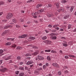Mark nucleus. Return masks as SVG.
Returning <instances> with one entry per match:
<instances>
[{
	"instance_id": "obj_18",
	"label": "nucleus",
	"mask_w": 76,
	"mask_h": 76,
	"mask_svg": "<svg viewBox=\"0 0 76 76\" xmlns=\"http://www.w3.org/2000/svg\"><path fill=\"white\" fill-rule=\"evenodd\" d=\"M14 39H15V38H7V40H10V41H12L14 40Z\"/></svg>"
},
{
	"instance_id": "obj_30",
	"label": "nucleus",
	"mask_w": 76,
	"mask_h": 76,
	"mask_svg": "<svg viewBox=\"0 0 76 76\" xmlns=\"http://www.w3.org/2000/svg\"><path fill=\"white\" fill-rule=\"evenodd\" d=\"M69 56V57H72V58H75V56H74V55H68Z\"/></svg>"
},
{
	"instance_id": "obj_13",
	"label": "nucleus",
	"mask_w": 76,
	"mask_h": 76,
	"mask_svg": "<svg viewBox=\"0 0 76 76\" xmlns=\"http://www.w3.org/2000/svg\"><path fill=\"white\" fill-rule=\"evenodd\" d=\"M37 57L38 59L40 60L43 59V57H42V56H40V55H38Z\"/></svg>"
},
{
	"instance_id": "obj_63",
	"label": "nucleus",
	"mask_w": 76,
	"mask_h": 76,
	"mask_svg": "<svg viewBox=\"0 0 76 76\" xmlns=\"http://www.w3.org/2000/svg\"><path fill=\"white\" fill-rule=\"evenodd\" d=\"M2 63V60H1V61H0V65H1Z\"/></svg>"
},
{
	"instance_id": "obj_23",
	"label": "nucleus",
	"mask_w": 76,
	"mask_h": 76,
	"mask_svg": "<svg viewBox=\"0 0 76 76\" xmlns=\"http://www.w3.org/2000/svg\"><path fill=\"white\" fill-rule=\"evenodd\" d=\"M73 9H74V7L73 6L71 7V8L70 9V11L71 12H72L73 10Z\"/></svg>"
},
{
	"instance_id": "obj_54",
	"label": "nucleus",
	"mask_w": 76,
	"mask_h": 76,
	"mask_svg": "<svg viewBox=\"0 0 76 76\" xmlns=\"http://www.w3.org/2000/svg\"><path fill=\"white\" fill-rule=\"evenodd\" d=\"M16 45H13L12 46V47H14V48H16Z\"/></svg>"
},
{
	"instance_id": "obj_42",
	"label": "nucleus",
	"mask_w": 76,
	"mask_h": 76,
	"mask_svg": "<svg viewBox=\"0 0 76 76\" xmlns=\"http://www.w3.org/2000/svg\"><path fill=\"white\" fill-rule=\"evenodd\" d=\"M19 69H20L23 70L24 69V68L23 67H21V66H20L19 67Z\"/></svg>"
},
{
	"instance_id": "obj_4",
	"label": "nucleus",
	"mask_w": 76,
	"mask_h": 76,
	"mask_svg": "<svg viewBox=\"0 0 76 76\" xmlns=\"http://www.w3.org/2000/svg\"><path fill=\"white\" fill-rule=\"evenodd\" d=\"M66 8V7H61L58 10V11L59 12H60L61 11L64 12L65 11V8Z\"/></svg>"
},
{
	"instance_id": "obj_61",
	"label": "nucleus",
	"mask_w": 76,
	"mask_h": 76,
	"mask_svg": "<svg viewBox=\"0 0 76 76\" xmlns=\"http://www.w3.org/2000/svg\"><path fill=\"white\" fill-rule=\"evenodd\" d=\"M34 22H35V23H38V21L37 20L34 21Z\"/></svg>"
},
{
	"instance_id": "obj_50",
	"label": "nucleus",
	"mask_w": 76,
	"mask_h": 76,
	"mask_svg": "<svg viewBox=\"0 0 76 76\" xmlns=\"http://www.w3.org/2000/svg\"><path fill=\"white\" fill-rule=\"evenodd\" d=\"M19 72L18 71H15V73L16 74H18Z\"/></svg>"
},
{
	"instance_id": "obj_6",
	"label": "nucleus",
	"mask_w": 76,
	"mask_h": 76,
	"mask_svg": "<svg viewBox=\"0 0 76 76\" xmlns=\"http://www.w3.org/2000/svg\"><path fill=\"white\" fill-rule=\"evenodd\" d=\"M12 26L11 25H9V26H5L4 27V29H7L9 27H12Z\"/></svg>"
},
{
	"instance_id": "obj_40",
	"label": "nucleus",
	"mask_w": 76,
	"mask_h": 76,
	"mask_svg": "<svg viewBox=\"0 0 76 76\" xmlns=\"http://www.w3.org/2000/svg\"><path fill=\"white\" fill-rule=\"evenodd\" d=\"M63 45L64 46H66L68 45L66 43H63Z\"/></svg>"
},
{
	"instance_id": "obj_39",
	"label": "nucleus",
	"mask_w": 76,
	"mask_h": 76,
	"mask_svg": "<svg viewBox=\"0 0 76 76\" xmlns=\"http://www.w3.org/2000/svg\"><path fill=\"white\" fill-rule=\"evenodd\" d=\"M51 50L50 49H49V50H45V52H50Z\"/></svg>"
},
{
	"instance_id": "obj_24",
	"label": "nucleus",
	"mask_w": 76,
	"mask_h": 76,
	"mask_svg": "<svg viewBox=\"0 0 76 76\" xmlns=\"http://www.w3.org/2000/svg\"><path fill=\"white\" fill-rule=\"evenodd\" d=\"M11 44V43H10V42H7V43H5V45L7 46L10 45Z\"/></svg>"
},
{
	"instance_id": "obj_33",
	"label": "nucleus",
	"mask_w": 76,
	"mask_h": 76,
	"mask_svg": "<svg viewBox=\"0 0 76 76\" xmlns=\"http://www.w3.org/2000/svg\"><path fill=\"white\" fill-rule=\"evenodd\" d=\"M12 21L14 23H17V21L16 19H13V20H12Z\"/></svg>"
},
{
	"instance_id": "obj_47",
	"label": "nucleus",
	"mask_w": 76,
	"mask_h": 76,
	"mask_svg": "<svg viewBox=\"0 0 76 76\" xmlns=\"http://www.w3.org/2000/svg\"><path fill=\"white\" fill-rule=\"evenodd\" d=\"M46 65H45L43 66V67L44 69H45V68H46Z\"/></svg>"
},
{
	"instance_id": "obj_29",
	"label": "nucleus",
	"mask_w": 76,
	"mask_h": 76,
	"mask_svg": "<svg viewBox=\"0 0 76 76\" xmlns=\"http://www.w3.org/2000/svg\"><path fill=\"white\" fill-rule=\"evenodd\" d=\"M66 1L62 0L61 1V3H62V4H64V3H66Z\"/></svg>"
},
{
	"instance_id": "obj_36",
	"label": "nucleus",
	"mask_w": 76,
	"mask_h": 76,
	"mask_svg": "<svg viewBox=\"0 0 76 76\" xmlns=\"http://www.w3.org/2000/svg\"><path fill=\"white\" fill-rule=\"evenodd\" d=\"M31 54H30V53H27V54H26V56H31Z\"/></svg>"
},
{
	"instance_id": "obj_19",
	"label": "nucleus",
	"mask_w": 76,
	"mask_h": 76,
	"mask_svg": "<svg viewBox=\"0 0 76 76\" xmlns=\"http://www.w3.org/2000/svg\"><path fill=\"white\" fill-rule=\"evenodd\" d=\"M34 73L35 74L37 75L39 74V71H37V70H35L34 71Z\"/></svg>"
},
{
	"instance_id": "obj_21",
	"label": "nucleus",
	"mask_w": 76,
	"mask_h": 76,
	"mask_svg": "<svg viewBox=\"0 0 76 76\" xmlns=\"http://www.w3.org/2000/svg\"><path fill=\"white\" fill-rule=\"evenodd\" d=\"M30 46H31L33 48H34V49H37V47L35 46H33V45H29Z\"/></svg>"
},
{
	"instance_id": "obj_60",
	"label": "nucleus",
	"mask_w": 76,
	"mask_h": 76,
	"mask_svg": "<svg viewBox=\"0 0 76 76\" xmlns=\"http://www.w3.org/2000/svg\"><path fill=\"white\" fill-rule=\"evenodd\" d=\"M27 24H30V23H31V22H30V21H28V22H27Z\"/></svg>"
},
{
	"instance_id": "obj_17",
	"label": "nucleus",
	"mask_w": 76,
	"mask_h": 76,
	"mask_svg": "<svg viewBox=\"0 0 76 76\" xmlns=\"http://www.w3.org/2000/svg\"><path fill=\"white\" fill-rule=\"evenodd\" d=\"M4 52V50L2 49L0 50V56H2L3 55V53Z\"/></svg>"
},
{
	"instance_id": "obj_11",
	"label": "nucleus",
	"mask_w": 76,
	"mask_h": 76,
	"mask_svg": "<svg viewBox=\"0 0 76 76\" xmlns=\"http://www.w3.org/2000/svg\"><path fill=\"white\" fill-rule=\"evenodd\" d=\"M45 43H47V44H50L52 42L51 41L49 40H45Z\"/></svg>"
},
{
	"instance_id": "obj_57",
	"label": "nucleus",
	"mask_w": 76,
	"mask_h": 76,
	"mask_svg": "<svg viewBox=\"0 0 76 76\" xmlns=\"http://www.w3.org/2000/svg\"><path fill=\"white\" fill-rule=\"evenodd\" d=\"M71 27V26H70V25H69L68 26V28L69 29V28H70Z\"/></svg>"
},
{
	"instance_id": "obj_22",
	"label": "nucleus",
	"mask_w": 76,
	"mask_h": 76,
	"mask_svg": "<svg viewBox=\"0 0 76 76\" xmlns=\"http://www.w3.org/2000/svg\"><path fill=\"white\" fill-rule=\"evenodd\" d=\"M51 52L53 53H56L57 52L56 50H52Z\"/></svg>"
},
{
	"instance_id": "obj_53",
	"label": "nucleus",
	"mask_w": 76,
	"mask_h": 76,
	"mask_svg": "<svg viewBox=\"0 0 76 76\" xmlns=\"http://www.w3.org/2000/svg\"><path fill=\"white\" fill-rule=\"evenodd\" d=\"M52 25H51L50 24H49L48 26L49 27H52Z\"/></svg>"
},
{
	"instance_id": "obj_45",
	"label": "nucleus",
	"mask_w": 76,
	"mask_h": 76,
	"mask_svg": "<svg viewBox=\"0 0 76 76\" xmlns=\"http://www.w3.org/2000/svg\"><path fill=\"white\" fill-rule=\"evenodd\" d=\"M59 52L61 54H63V51L61 50L59 51Z\"/></svg>"
},
{
	"instance_id": "obj_43",
	"label": "nucleus",
	"mask_w": 76,
	"mask_h": 76,
	"mask_svg": "<svg viewBox=\"0 0 76 76\" xmlns=\"http://www.w3.org/2000/svg\"><path fill=\"white\" fill-rule=\"evenodd\" d=\"M58 10H58L57 11H56V13H55V14L56 15H57V14H58V12H59L58 11Z\"/></svg>"
},
{
	"instance_id": "obj_3",
	"label": "nucleus",
	"mask_w": 76,
	"mask_h": 76,
	"mask_svg": "<svg viewBox=\"0 0 76 76\" xmlns=\"http://www.w3.org/2000/svg\"><path fill=\"white\" fill-rule=\"evenodd\" d=\"M12 16L13 15L12 13H9L7 16V18L10 19V18L12 17Z\"/></svg>"
},
{
	"instance_id": "obj_5",
	"label": "nucleus",
	"mask_w": 76,
	"mask_h": 76,
	"mask_svg": "<svg viewBox=\"0 0 76 76\" xmlns=\"http://www.w3.org/2000/svg\"><path fill=\"white\" fill-rule=\"evenodd\" d=\"M9 32V30H6L5 31H4L1 34L2 36H4L6 33H8Z\"/></svg>"
},
{
	"instance_id": "obj_7",
	"label": "nucleus",
	"mask_w": 76,
	"mask_h": 76,
	"mask_svg": "<svg viewBox=\"0 0 76 76\" xmlns=\"http://www.w3.org/2000/svg\"><path fill=\"white\" fill-rule=\"evenodd\" d=\"M37 14H38V12H35V14L34 13H32V15L33 16V17L35 18H37V16L36 15Z\"/></svg>"
},
{
	"instance_id": "obj_64",
	"label": "nucleus",
	"mask_w": 76,
	"mask_h": 76,
	"mask_svg": "<svg viewBox=\"0 0 76 76\" xmlns=\"http://www.w3.org/2000/svg\"><path fill=\"white\" fill-rule=\"evenodd\" d=\"M7 21V20H2V21L3 22H6Z\"/></svg>"
},
{
	"instance_id": "obj_31",
	"label": "nucleus",
	"mask_w": 76,
	"mask_h": 76,
	"mask_svg": "<svg viewBox=\"0 0 76 76\" xmlns=\"http://www.w3.org/2000/svg\"><path fill=\"white\" fill-rule=\"evenodd\" d=\"M21 49H22V48L20 46H18V47H17V49L18 50H20Z\"/></svg>"
},
{
	"instance_id": "obj_16",
	"label": "nucleus",
	"mask_w": 76,
	"mask_h": 76,
	"mask_svg": "<svg viewBox=\"0 0 76 76\" xmlns=\"http://www.w3.org/2000/svg\"><path fill=\"white\" fill-rule=\"evenodd\" d=\"M69 15H64V18L65 19H66L68 18H69Z\"/></svg>"
},
{
	"instance_id": "obj_28",
	"label": "nucleus",
	"mask_w": 76,
	"mask_h": 76,
	"mask_svg": "<svg viewBox=\"0 0 76 76\" xmlns=\"http://www.w3.org/2000/svg\"><path fill=\"white\" fill-rule=\"evenodd\" d=\"M29 39H31L32 40H34L35 39V37H30Z\"/></svg>"
},
{
	"instance_id": "obj_49",
	"label": "nucleus",
	"mask_w": 76,
	"mask_h": 76,
	"mask_svg": "<svg viewBox=\"0 0 76 76\" xmlns=\"http://www.w3.org/2000/svg\"><path fill=\"white\" fill-rule=\"evenodd\" d=\"M23 62H20L19 63V65H22V64H23Z\"/></svg>"
},
{
	"instance_id": "obj_35",
	"label": "nucleus",
	"mask_w": 76,
	"mask_h": 76,
	"mask_svg": "<svg viewBox=\"0 0 76 76\" xmlns=\"http://www.w3.org/2000/svg\"><path fill=\"white\" fill-rule=\"evenodd\" d=\"M34 2L33 0H30V1H27V3H28L29 2L30 3L31 2Z\"/></svg>"
},
{
	"instance_id": "obj_25",
	"label": "nucleus",
	"mask_w": 76,
	"mask_h": 76,
	"mask_svg": "<svg viewBox=\"0 0 76 76\" xmlns=\"http://www.w3.org/2000/svg\"><path fill=\"white\" fill-rule=\"evenodd\" d=\"M48 16L49 17H53V14H48Z\"/></svg>"
},
{
	"instance_id": "obj_59",
	"label": "nucleus",
	"mask_w": 76,
	"mask_h": 76,
	"mask_svg": "<svg viewBox=\"0 0 76 76\" xmlns=\"http://www.w3.org/2000/svg\"><path fill=\"white\" fill-rule=\"evenodd\" d=\"M64 68H65V69L67 68V66H64Z\"/></svg>"
},
{
	"instance_id": "obj_44",
	"label": "nucleus",
	"mask_w": 76,
	"mask_h": 76,
	"mask_svg": "<svg viewBox=\"0 0 76 76\" xmlns=\"http://www.w3.org/2000/svg\"><path fill=\"white\" fill-rule=\"evenodd\" d=\"M20 22H23L24 20L23 19L20 18Z\"/></svg>"
},
{
	"instance_id": "obj_14",
	"label": "nucleus",
	"mask_w": 76,
	"mask_h": 76,
	"mask_svg": "<svg viewBox=\"0 0 76 76\" xmlns=\"http://www.w3.org/2000/svg\"><path fill=\"white\" fill-rule=\"evenodd\" d=\"M13 57V56H8V58H5V60L6 61H7V60H8L9 59H10L11 58H12Z\"/></svg>"
},
{
	"instance_id": "obj_1",
	"label": "nucleus",
	"mask_w": 76,
	"mask_h": 76,
	"mask_svg": "<svg viewBox=\"0 0 76 76\" xmlns=\"http://www.w3.org/2000/svg\"><path fill=\"white\" fill-rule=\"evenodd\" d=\"M50 36H51V38L52 39H56L57 37L56 36H55V33H51V34H50Z\"/></svg>"
},
{
	"instance_id": "obj_15",
	"label": "nucleus",
	"mask_w": 76,
	"mask_h": 76,
	"mask_svg": "<svg viewBox=\"0 0 76 76\" xmlns=\"http://www.w3.org/2000/svg\"><path fill=\"white\" fill-rule=\"evenodd\" d=\"M39 51L38 50H37L35 51L34 53H32V54L33 55H36L38 53Z\"/></svg>"
},
{
	"instance_id": "obj_56",
	"label": "nucleus",
	"mask_w": 76,
	"mask_h": 76,
	"mask_svg": "<svg viewBox=\"0 0 76 76\" xmlns=\"http://www.w3.org/2000/svg\"><path fill=\"white\" fill-rule=\"evenodd\" d=\"M70 7H69V6H67V7H66V8L67 10H68V9H69V8Z\"/></svg>"
},
{
	"instance_id": "obj_58",
	"label": "nucleus",
	"mask_w": 76,
	"mask_h": 76,
	"mask_svg": "<svg viewBox=\"0 0 76 76\" xmlns=\"http://www.w3.org/2000/svg\"><path fill=\"white\" fill-rule=\"evenodd\" d=\"M60 31H64V29H63V28H60Z\"/></svg>"
},
{
	"instance_id": "obj_20",
	"label": "nucleus",
	"mask_w": 76,
	"mask_h": 76,
	"mask_svg": "<svg viewBox=\"0 0 76 76\" xmlns=\"http://www.w3.org/2000/svg\"><path fill=\"white\" fill-rule=\"evenodd\" d=\"M47 59L48 60V61H50L51 60V57L49 56H48L47 57Z\"/></svg>"
},
{
	"instance_id": "obj_38",
	"label": "nucleus",
	"mask_w": 76,
	"mask_h": 76,
	"mask_svg": "<svg viewBox=\"0 0 76 76\" xmlns=\"http://www.w3.org/2000/svg\"><path fill=\"white\" fill-rule=\"evenodd\" d=\"M59 26L58 24H56L53 26V27L55 28L56 27H58Z\"/></svg>"
},
{
	"instance_id": "obj_41",
	"label": "nucleus",
	"mask_w": 76,
	"mask_h": 76,
	"mask_svg": "<svg viewBox=\"0 0 76 76\" xmlns=\"http://www.w3.org/2000/svg\"><path fill=\"white\" fill-rule=\"evenodd\" d=\"M42 68H38V69H37V70L40 71V70H42Z\"/></svg>"
},
{
	"instance_id": "obj_9",
	"label": "nucleus",
	"mask_w": 76,
	"mask_h": 76,
	"mask_svg": "<svg viewBox=\"0 0 76 76\" xmlns=\"http://www.w3.org/2000/svg\"><path fill=\"white\" fill-rule=\"evenodd\" d=\"M52 65H53V66H54L56 67H58L59 66V65H58V64H57L56 63H53Z\"/></svg>"
},
{
	"instance_id": "obj_12",
	"label": "nucleus",
	"mask_w": 76,
	"mask_h": 76,
	"mask_svg": "<svg viewBox=\"0 0 76 76\" xmlns=\"http://www.w3.org/2000/svg\"><path fill=\"white\" fill-rule=\"evenodd\" d=\"M44 9H42L40 10H39L37 11V14H39L40 13L42 12H43L44 11Z\"/></svg>"
},
{
	"instance_id": "obj_55",
	"label": "nucleus",
	"mask_w": 76,
	"mask_h": 76,
	"mask_svg": "<svg viewBox=\"0 0 76 76\" xmlns=\"http://www.w3.org/2000/svg\"><path fill=\"white\" fill-rule=\"evenodd\" d=\"M16 27L17 28L20 27V26H19L18 25H16Z\"/></svg>"
},
{
	"instance_id": "obj_37",
	"label": "nucleus",
	"mask_w": 76,
	"mask_h": 76,
	"mask_svg": "<svg viewBox=\"0 0 76 76\" xmlns=\"http://www.w3.org/2000/svg\"><path fill=\"white\" fill-rule=\"evenodd\" d=\"M24 74V73L23 72H22V73H20L19 74L20 76H23Z\"/></svg>"
},
{
	"instance_id": "obj_51",
	"label": "nucleus",
	"mask_w": 76,
	"mask_h": 76,
	"mask_svg": "<svg viewBox=\"0 0 76 76\" xmlns=\"http://www.w3.org/2000/svg\"><path fill=\"white\" fill-rule=\"evenodd\" d=\"M64 57L66 59H67V58H69V56H67V55L65 56Z\"/></svg>"
},
{
	"instance_id": "obj_34",
	"label": "nucleus",
	"mask_w": 76,
	"mask_h": 76,
	"mask_svg": "<svg viewBox=\"0 0 76 76\" xmlns=\"http://www.w3.org/2000/svg\"><path fill=\"white\" fill-rule=\"evenodd\" d=\"M5 3L4 2L1 1L0 2V5H4Z\"/></svg>"
},
{
	"instance_id": "obj_27",
	"label": "nucleus",
	"mask_w": 76,
	"mask_h": 76,
	"mask_svg": "<svg viewBox=\"0 0 76 76\" xmlns=\"http://www.w3.org/2000/svg\"><path fill=\"white\" fill-rule=\"evenodd\" d=\"M41 6H42V4H38V5H37V8H39V7H41Z\"/></svg>"
},
{
	"instance_id": "obj_46",
	"label": "nucleus",
	"mask_w": 76,
	"mask_h": 76,
	"mask_svg": "<svg viewBox=\"0 0 76 76\" xmlns=\"http://www.w3.org/2000/svg\"><path fill=\"white\" fill-rule=\"evenodd\" d=\"M58 74L59 75H61V71H58Z\"/></svg>"
},
{
	"instance_id": "obj_48",
	"label": "nucleus",
	"mask_w": 76,
	"mask_h": 76,
	"mask_svg": "<svg viewBox=\"0 0 76 76\" xmlns=\"http://www.w3.org/2000/svg\"><path fill=\"white\" fill-rule=\"evenodd\" d=\"M21 59V57L20 56H17V59Z\"/></svg>"
},
{
	"instance_id": "obj_32",
	"label": "nucleus",
	"mask_w": 76,
	"mask_h": 76,
	"mask_svg": "<svg viewBox=\"0 0 76 76\" xmlns=\"http://www.w3.org/2000/svg\"><path fill=\"white\" fill-rule=\"evenodd\" d=\"M47 39V37H46V36H44V37H43L42 38V39L43 40H45Z\"/></svg>"
},
{
	"instance_id": "obj_62",
	"label": "nucleus",
	"mask_w": 76,
	"mask_h": 76,
	"mask_svg": "<svg viewBox=\"0 0 76 76\" xmlns=\"http://www.w3.org/2000/svg\"><path fill=\"white\" fill-rule=\"evenodd\" d=\"M48 6L49 7H51V4H48Z\"/></svg>"
},
{
	"instance_id": "obj_10",
	"label": "nucleus",
	"mask_w": 76,
	"mask_h": 76,
	"mask_svg": "<svg viewBox=\"0 0 76 76\" xmlns=\"http://www.w3.org/2000/svg\"><path fill=\"white\" fill-rule=\"evenodd\" d=\"M34 62L33 61H28V62L26 63L27 65H30V64H31L33 63Z\"/></svg>"
},
{
	"instance_id": "obj_2",
	"label": "nucleus",
	"mask_w": 76,
	"mask_h": 76,
	"mask_svg": "<svg viewBox=\"0 0 76 76\" xmlns=\"http://www.w3.org/2000/svg\"><path fill=\"white\" fill-rule=\"evenodd\" d=\"M1 67L2 68V69H0V71L1 72H4L7 70V69L6 68H4L3 66H1Z\"/></svg>"
},
{
	"instance_id": "obj_26",
	"label": "nucleus",
	"mask_w": 76,
	"mask_h": 76,
	"mask_svg": "<svg viewBox=\"0 0 76 76\" xmlns=\"http://www.w3.org/2000/svg\"><path fill=\"white\" fill-rule=\"evenodd\" d=\"M56 5L57 8H59V7H60L59 5V3L58 2V3H56Z\"/></svg>"
},
{
	"instance_id": "obj_52",
	"label": "nucleus",
	"mask_w": 76,
	"mask_h": 76,
	"mask_svg": "<svg viewBox=\"0 0 76 76\" xmlns=\"http://www.w3.org/2000/svg\"><path fill=\"white\" fill-rule=\"evenodd\" d=\"M46 76H53L52 74H49L48 75H46Z\"/></svg>"
},
{
	"instance_id": "obj_8",
	"label": "nucleus",
	"mask_w": 76,
	"mask_h": 76,
	"mask_svg": "<svg viewBox=\"0 0 76 76\" xmlns=\"http://www.w3.org/2000/svg\"><path fill=\"white\" fill-rule=\"evenodd\" d=\"M27 34H23L22 36H19V38H23L24 37H27Z\"/></svg>"
}]
</instances>
